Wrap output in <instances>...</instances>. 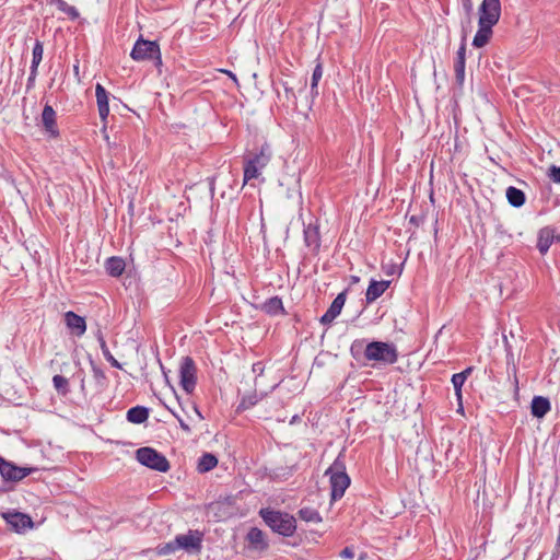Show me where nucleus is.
<instances>
[{
  "label": "nucleus",
  "instance_id": "nucleus-1",
  "mask_svg": "<svg viewBox=\"0 0 560 560\" xmlns=\"http://www.w3.org/2000/svg\"><path fill=\"white\" fill-rule=\"evenodd\" d=\"M258 515L275 534L282 537H292L296 532V520L288 512L272 508H261Z\"/></svg>",
  "mask_w": 560,
  "mask_h": 560
},
{
  "label": "nucleus",
  "instance_id": "nucleus-2",
  "mask_svg": "<svg viewBox=\"0 0 560 560\" xmlns=\"http://www.w3.org/2000/svg\"><path fill=\"white\" fill-rule=\"evenodd\" d=\"M365 361L372 366H387L398 361V351L394 343L371 341L366 343Z\"/></svg>",
  "mask_w": 560,
  "mask_h": 560
},
{
  "label": "nucleus",
  "instance_id": "nucleus-3",
  "mask_svg": "<svg viewBox=\"0 0 560 560\" xmlns=\"http://www.w3.org/2000/svg\"><path fill=\"white\" fill-rule=\"evenodd\" d=\"M329 475L331 500L336 501L343 497L347 488L350 486V477L346 472L345 460L339 455L331 466L326 470Z\"/></svg>",
  "mask_w": 560,
  "mask_h": 560
},
{
  "label": "nucleus",
  "instance_id": "nucleus-4",
  "mask_svg": "<svg viewBox=\"0 0 560 560\" xmlns=\"http://www.w3.org/2000/svg\"><path fill=\"white\" fill-rule=\"evenodd\" d=\"M130 57L135 61L152 60L156 68L162 66L160 46L155 40H147L140 36L133 45Z\"/></svg>",
  "mask_w": 560,
  "mask_h": 560
},
{
  "label": "nucleus",
  "instance_id": "nucleus-5",
  "mask_svg": "<svg viewBox=\"0 0 560 560\" xmlns=\"http://www.w3.org/2000/svg\"><path fill=\"white\" fill-rule=\"evenodd\" d=\"M137 460L153 470L166 472L170 470V463L167 458L153 447L144 446L136 451Z\"/></svg>",
  "mask_w": 560,
  "mask_h": 560
},
{
  "label": "nucleus",
  "instance_id": "nucleus-6",
  "mask_svg": "<svg viewBox=\"0 0 560 560\" xmlns=\"http://www.w3.org/2000/svg\"><path fill=\"white\" fill-rule=\"evenodd\" d=\"M179 384L187 394H191L196 388L197 366L192 358L188 355L182 358L179 364Z\"/></svg>",
  "mask_w": 560,
  "mask_h": 560
},
{
  "label": "nucleus",
  "instance_id": "nucleus-7",
  "mask_svg": "<svg viewBox=\"0 0 560 560\" xmlns=\"http://www.w3.org/2000/svg\"><path fill=\"white\" fill-rule=\"evenodd\" d=\"M478 24L494 26L501 16L500 0H482L479 10Z\"/></svg>",
  "mask_w": 560,
  "mask_h": 560
},
{
  "label": "nucleus",
  "instance_id": "nucleus-8",
  "mask_svg": "<svg viewBox=\"0 0 560 560\" xmlns=\"http://www.w3.org/2000/svg\"><path fill=\"white\" fill-rule=\"evenodd\" d=\"M478 24L494 26L501 16L500 0H482L479 10Z\"/></svg>",
  "mask_w": 560,
  "mask_h": 560
},
{
  "label": "nucleus",
  "instance_id": "nucleus-9",
  "mask_svg": "<svg viewBox=\"0 0 560 560\" xmlns=\"http://www.w3.org/2000/svg\"><path fill=\"white\" fill-rule=\"evenodd\" d=\"M37 470L34 467H20L0 456V475L4 481H20Z\"/></svg>",
  "mask_w": 560,
  "mask_h": 560
},
{
  "label": "nucleus",
  "instance_id": "nucleus-10",
  "mask_svg": "<svg viewBox=\"0 0 560 560\" xmlns=\"http://www.w3.org/2000/svg\"><path fill=\"white\" fill-rule=\"evenodd\" d=\"M175 538L178 549H184L188 552L201 551L203 539V534L201 532L189 529L187 534L177 535Z\"/></svg>",
  "mask_w": 560,
  "mask_h": 560
},
{
  "label": "nucleus",
  "instance_id": "nucleus-11",
  "mask_svg": "<svg viewBox=\"0 0 560 560\" xmlns=\"http://www.w3.org/2000/svg\"><path fill=\"white\" fill-rule=\"evenodd\" d=\"M2 517L16 533H22L34 525L30 515L16 511L3 512Z\"/></svg>",
  "mask_w": 560,
  "mask_h": 560
},
{
  "label": "nucleus",
  "instance_id": "nucleus-12",
  "mask_svg": "<svg viewBox=\"0 0 560 560\" xmlns=\"http://www.w3.org/2000/svg\"><path fill=\"white\" fill-rule=\"evenodd\" d=\"M348 290H343L340 292L335 300L331 302L328 310L320 317L319 322L323 325H329L334 322V319L341 313V310L346 303Z\"/></svg>",
  "mask_w": 560,
  "mask_h": 560
},
{
  "label": "nucleus",
  "instance_id": "nucleus-13",
  "mask_svg": "<svg viewBox=\"0 0 560 560\" xmlns=\"http://www.w3.org/2000/svg\"><path fill=\"white\" fill-rule=\"evenodd\" d=\"M303 234L305 246L308 247L313 253H317L320 247V234L317 220H315V222L304 224Z\"/></svg>",
  "mask_w": 560,
  "mask_h": 560
},
{
  "label": "nucleus",
  "instance_id": "nucleus-14",
  "mask_svg": "<svg viewBox=\"0 0 560 560\" xmlns=\"http://www.w3.org/2000/svg\"><path fill=\"white\" fill-rule=\"evenodd\" d=\"M271 148L269 144L265 143L260 147L258 151L249 152L245 158L250 161V163L255 164L259 168H264L268 165L271 160Z\"/></svg>",
  "mask_w": 560,
  "mask_h": 560
},
{
  "label": "nucleus",
  "instance_id": "nucleus-15",
  "mask_svg": "<svg viewBox=\"0 0 560 560\" xmlns=\"http://www.w3.org/2000/svg\"><path fill=\"white\" fill-rule=\"evenodd\" d=\"M556 230L552 226H544L538 232L537 248L541 255H546L555 242Z\"/></svg>",
  "mask_w": 560,
  "mask_h": 560
},
{
  "label": "nucleus",
  "instance_id": "nucleus-16",
  "mask_svg": "<svg viewBox=\"0 0 560 560\" xmlns=\"http://www.w3.org/2000/svg\"><path fill=\"white\" fill-rule=\"evenodd\" d=\"M95 96L100 118L103 122H106L109 115L108 92L101 83H97L95 86Z\"/></svg>",
  "mask_w": 560,
  "mask_h": 560
},
{
  "label": "nucleus",
  "instance_id": "nucleus-17",
  "mask_svg": "<svg viewBox=\"0 0 560 560\" xmlns=\"http://www.w3.org/2000/svg\"><path fill=\"white\" fill-rule=\"evenodd\" d=\"M261 312L269 316L285 315V310L280 296L275 295L267 299L264 303L257 306Z\"/></svg>",
  "mask_w": 560,
  "mask_h": 560
},
{
  "label": "nucleus",
  "instance_id": "nucleus-18",
  "mask_svg": "<svg viewBox=\"0 0 560 560\" xmlns=\"http://www.w3.org/2000/svg\"><path fill=\"white\" fill-rule=\"evenodd\" d=\"M42 122H43V126H44L46 132H48L51 137L56 138L59 136V130H58L57 124H56V112L48 104H46L44 106V109L42 113Z\"/></svg>",
  "mask_w": 560,
  "mask_h": 560
},
{
  "label": "nucleus",
  "instance_id": "nucleus-19",
  "mask_svg": "<svg viewBox=\"0 0 560 560\" xmlns=\"http://www.w3.org/2000/svg\"><path fill=\"white\" fill-rule=\"evenodd\" d=\"M65 322L67 327L78 337L82 336L86 330V323L84 317L75 314L72 311H68L65 314Z\"/></svg>",
  "mask_w": 560,
  "mask_h": 560
},
{
  "label": "nucleus",
  "instance_id": "nucleus-20",
  "mask_svg": "<svg viewBox=\"0 0 560 560\" xmlns=\"http://www.w3.org/2000/svg\"><path fill=\"white\" fill-rule=\"evenodd\" d=\"M246 540L249 546L256 550L265 551L269 547L265 533L258 527H252L248 530Z\"/></svg>",
  "mask_w": 560,
  "mask_h": 560
},
{
  "label": "nucleus",
  "instance_id": "nucleus-21",
  "mask_svg": "<svg viewBox=\"0 0 560 560\" xmlns=\"http://www.w3.org/2000/svg\"><path fill=\"white\" fill-rule=\"evenodd\" d=\"M389 284L390 281L387 280L377 281L372 279L365 293L366 303L371 304L376 301L388 289Z\"/></svg>",
  "mask_w": 560,
  "mask_h": 560
},
{
  "label": "nucleus",
  "instance_id": "nucleus-22",
  "mask_svg": "<svg viewBox=\"0 0 560 560\" xmlns=\"http://www.w3.org/2000/svg\"><path fill=\"white\" fill-rule=\"evenodd\" d=\"M466 45L463 42L457 50L454 62L456 83L462 85L465 81Z\"/></svg>",
  "mask_w": 560,
  "mask_h": 560
},
{
  "label": "nucleus",
  "instance_id": "nucleus-23",
  "mask_svg": "<svg viewBox=\"0 0 560 560\" xmlns=\"http://www.w3.org/2000/svg\"><path fill=\"white\" fill-rule=\"evenodd\" d=\"M472 371H474V368L468 366L464 371L453 374L452 380H451L454 390H455L456 399L458 400L460 408H463L462 407V399H463L462 387L465 384V382L467 381V378L471 375Z\"/></svg>",
  "mask_w": 560,
  "mask_h": 560
},
{
  "label": "nucleus",
  "instance_id": "nucleus-24",
  "mask_svg": "<svg viewBox=\"0 0 560 560\" xmlns=\"http://www.w3.org/2000/svg\"><path fill=\"white\" fill-rule=\"evenodd\" d=\"M550 401L546 397L535 396L530 402V413L535 418H544L550 411Z\"/></svg>",
  "mask_w": 560,
  "mask_h": 560
},
{
  "label": "nucleus",
  "instance_id": "nucleus-25",
  "mask_svg": "<svg viewBox=\"0 0 560 560\" xmlns=\"http://www.w3.org/2000/svg\"><path fill=\"white\" fill-rule=\"evenodd\" d=\"M126 262L121 257L118 256H112L106 259L105 261V269L106 272L110 277H120L122 272L125 271Z\"/></svg>",
  "mask_w": 560,
  "mask_h": 560
},
{
  "label": "nucleus",
  "instance_id": "nucleus-26",
  "mask_svg": "<svg viewBox=\"0 0 560 560\" xmlns=\"http://www.w3.org/2000/svg\"><path fill=\"white\" fill-rule=\"evenodd\" d=\"M492 26L478 24V31L474 36L472 46L476 48H481L486 46L492 37Z\"/></svg>",
  "mask_w": 560,
  "mask_h": 560
},
{
  "label": "nucleus",
  "instance_id": "nucleus-27",
  "mask_svg": "<svg viewBox=\"0 0 560 560\" xmlns=\"http://www.w3.org/2000/svg\"><path fill=\"white\" fill-rule=\"evenodd\" d=\"M91 368L93 373V380L95 384V393L100 394L104 392L108 386V378L103 371L102 368H100L97 364H95L93 361H91Z\"/></svg>",
  "mask_w": 560,
  "mask_h": 560
},
{
  "label": "nucleus",
  "instance_id": "nucleus-28",
  "mask_svg": "<svg viewBox=\"0 0 560 560\" xmlns=\"http://www.w3.org/2000/svg\"><path fill=\"white\" fill-rule=\"evenodd\" d=\"M127 420L135 424L143 423L149 418V409L143 406H136L127 411Z\"/></svg>",
  "mask_w": 560,
  "mask_h": 560
},
{
  "label": "nucleus",
  "instance_id": "nucleus-29",
  "mask_svg": "<svg viewBox=\"0 0 560 560\" xmlns=\"http://www.w3.org/2000/svg\"><path fill=\"white\" fill-rule=\"evenodd\" d=\"M509 203L514 208L522 207L526 201L525 192L514 186H510L505 192Z\"/></svg>",
  "mask_w": 560,
  "mask_h": 560
},
{
  "label": "nucleus",
  "instance_id": "nucleus-30",
  "mask_svg": "<svg viewBox=\"0 0 560 560\" xmlns=\"http://www.w3.org/2000/svg\"><path fill=\"white\" fill-rule=\"evenodd\" d=\"M218 465V458L211 453L202 454L197 464V470L201 474L212 470Z\"/></svg>",
  "mask_w": 560,
  "mask_h": 560
},
{
  "label": "nucleus",
  "instance_id": "nucleus-31",
  "mask_svg": "<svg viewBox=\"0 0 560 560\" xmlns=\"http://www.w3.org/2000/svg\"><path fill=\"white\" fill-rule=\"evenodd\" d=\"M96 338H97L100 348H101L105 359L110 363L112 366H114L116 369H121V364L110 353L101 329L97 330Z\"/></svg>",
  "mask_w": 560,
  "mask_h": 560
},
{
  "label": "nucleus",
  "instance_id": "nucleus-32",
  "mask_svg": "<svg viewBox=\"0 0 560 560\" xmlns=\"http://www.w3.org/2000/svg\"><path fill=\"white\" fill-rule=\"evenodd\" d=\"M298 514L301 520L307 523H320L323 521L319 512L313 508H302Z\"/></svg>",
  "mask_w": 560,
  "mask_h": 560
},
{
  "label": "nucleus",
  "instance_id": "nucleus-33",
  "mask_svg": "<svg viewBox=\"0 0 560 560\" xmlns=\"http://www.w3.org/2000/svg\"><path fill=\"white\" fill-rule=\"evenodd\" d=\"M261 168L250 163V161L244 158V185L247 184L250 179L257 178L260 175Z\"/></svg>",
  "mask_w": 560,
  "mask_h": 560
},
{
  "label": "nucleus",
  "instance_id": "nucleus-34",
  "mask_svg": "<svg viewBox=\"0 0 560 560\" xmlns=\"http://www.w3.org/2000/svg\"><path fill=\"white\" fill-rule=\"evenodd\" d=\"M366 343L364 339H357L350 346V353L357 361H365Z\"/></svg>",
  "mask_w": 560,
  "mask_h": 560
},
{
  "label": "nucleus",
  "instance_id": "nucleus-35",
  "mask_svg": "<svg viewBox=\"0 0 560 560\" xmlns=\"http://www.w3.org/2000/svg\"><path fill=\"white\" fill-rule=\"evenodd\" d=\"M52 384L58 394H60L62 396H66L69 394V392H70L69 382L65 376L58 375V374L55 375L52 377Z\"/></svg>",
  "mask_w": 560,
  "mask_h": 560
},
{
  "label": "nucleus",
  "instance_id": "nucleus-36",
  "mask_svg": "<svg viewBox=\"0 0 560 560\" xmlns=\"http://www.w3.org/2000/svg\"><path fill=\"white\" fill-rule=\"evenodd\" d=\"M43 54H44V44L39 39L35 40L33 50H32V67H37L43 60Z\"/></svg>",
  "mask_w": 560,
  "mask_h": 560
},
{
  "label": "nucleus",
  "instance_id": "nucleus-37",
  "mask_svg": "<svg viewBox=\"0 0 560 560\" xmlns=\"http://www.w3.org/2000/svg\"><path fill=\"white\" fill-rule=\"evenodd\" d=\"M322 77H323V66H322V63H317L313 70L312 81H311V94L313 96L318 95L317 85H318V82L322 79Z\"/></svg>",
  "mask_w": 560,
  "mask_h": 560
},
{
  "label": "nucleus",
  "instance_id": "nucleus-38",
  "mask_svg": "<svg viewBox=\"0 0 560 560\" xmlns=\"http://www.w3.org/2000/svg\"><path fill=\"white\" fill-rule=\"evenodd\" d=\"M57 9H58L59 11H61L62 13L67 14V15H68V18H69L70 20H72V21L78 20V19H79V16H80V13H79V11L77 10V8H75V7H73V5H69L65 0H62V1L58 4Z\"/></svg>",
  "mask_w": 560,
  "mask_h": 560
},
{
  "label": "nucleus",
  "instance_id": "nucleus-39",
  "mask_svg": "<svg viewBox=\"0 0 560 560\" xmlns=\"http://www.w3.org/2000/svg\"><path fill=\"white\" fill-rule=\"evenodd\" d=\"M258 402V398L256 394L244 396L240 401L236 411L241 412L254 407Z\"/></svg>",
  "mask_w": 560,
  "mask_h": 560
},
{
  "label": "nucleus",
  "instance_id": "nucleus-40",
  "mask_svg": "<svg viewBox=\"0 0 560 560\" xmlns=\"http://www.w3.org/2000/svg\"><path fill=\"white\" fill-rule=\"evenodd\" d=\"M176 550H178L176 538L173 541L161 544L156 547V552L160 556L171 555L174 553Z\"/></svg>",
  "mask_w": 560,
  "mask_h": 560
},
{
  "label": "nucleus",
  "instance_id": "nucleus-41",
  "mask_svg": "<svg viewBox=\"0 0 560 560\" xmlns=\"http://www.w3.org/2000/svg\"><path fill=\"white\" fill-rule=\"evenodd\" d=\"M279 84L284 90V97L287 102H291L293 105H296V94L294 92V88L289 84L288 81L281 80Z\"/></svg>",
  "mask_w": 560,
  "mask_h": 560
},
{
  "label": "nucleus",
  "instance_id": "nucleus-42",
  "mask_svg": "<svg viewBox=\"0 0 560 560\" xmlns=\"http://www.w3.org/2000/svg\"><path fill=\"white\" fill-rule=\"evenodd\" d=\"M547 176L556 184H560V166L555 164L550 165L547 170Z\"/></svg>",
  "mask_w": 560,
  "mask_h": 560
},
{
  "label": "nucleus",
  "instance_id": "nucleus-43",
  "mask_svg": "<svg viewBox=\"0 0 560 560\" xmlns=\"http://www.w3.org/2000/svg\"><path fill=\"white\" fill-rule=\"evenodd\" d=\"M37 67H32L30 68V77L27 79V83H26V89L27 90H31L33 86H34V83H35V79L37 77Z\"/></svg>",
  "mask_w": 560,
  "mask_h": 560
},
{
  "label": "nucleus",
  "instance_id": "nucleus-44",
  "mask_svg": "<svg viewBox=\"0 0 560 560\" xmlns=\"http://www.w3.org/2000/svg\"><path fill=\"white\" fill-rule=\"evenodd\" d=\"M462 7L467 16H469L472 13L474 10V3L472 0H460Z\"/></svg>",
  "mask_w": 560,
  "mask_h": 560
},
{
  "label": "nucleus",
  "instance_id": "nucleus-45",
  "mask_svg": "<svg viewBox=\"0 0 560 560\" xmlns=\"http://www.w3.org/2000/svg\"><path fill=\"white\" fill-rule=\"evenodd\" d=\"M340 557L341 558H345V559H353L354 558V550H353V547H345L341 551H340Z\"/></svg>",
  "mask_w": 560,
  "mask_h": 560
},
{
  "label": "nucleus",
  "instance_id": "nucleus-46",
  "mask_svg": "<svg viewBox=\"0 0 560 560\" xmlns=\"http://www.w3.org/2000/svg\"><path fill=\"white\" fill-rule=\"evenodd\" d=\"M424 222V215H411L409 218V223L415 226H420Z\"/></svg>",
  "mask_w": 560,
  "mask_h": 560
},
{
  "label": "nucleus",
  "instance_id": "nucleus-47",
  "mask_svg": "<svg viewBox=\"0 0 560 560\" xmlns=\"http://www.w3.org/2000/svg\"><path fill=\"white\" fill-rule=\"evenodd\" d=\"M252 371L253 373L257 374V375H262L264 374V371H265V365L262 362H256L253 364L252 366Z\"/></svg>",
  "mask_w": 560,
  "mask_h": 560
},
{
  "label": "nucleus",
  "instance_id": "nucleus-48",
  "mask_svg": "<svg viewBox=\"0 0 560 560\" xmlns=\"http://www.w3.org/2000/svg\"><path fill=\"white\" fill-rule=\"evenodd\" d=\"M174 416L178 419L180 428L185 432H190V427L183 419H180L177 415L174 413Z\"/></svg>",
  "mask_w": 560,
  "mask_h": 560
},
{
  "label": "nucleus",
  "instance_id": "nucleus-49",
  "mask_svg": "<svg viewBox=\"0 0 560 560\" xmlns=\"http://www.w3.org/2000/svg\"><path fill=\"white\" fill-rule=\"evenodd\" d=\"M78 377L80 378V388L81 392L85 394V380L83 373H79Z\"/></svg>",
  "mask_w": 560,
  "mask_h": 560
},
{
  "label": "nucleus",
  "instance_id": "nucleus-50",
  "mask_svg": "<svg viewBox=\"0 0 560 560\" xmlns=\"http://www.w3.org/2000/svg\"><path fill=\"white\" fill-rule=\"evenodd\" d=\"M307 81L306 79L300 81V92L304 91L306 88Z\"/></svg>",
  "mask_w": 560,
  "mask_h": 560
},
{
  "label": "nucleus",
  "instance_id": "nucleus-51",
  "mask_svg": "<svg viewBox=\"0 0 560 560\" xmlns=\"http://www.w3.org/2000/svg\"><path fill=\"white\" fill-rule=\"evenodd\" d=\"M61 1H62V0H47L48 4L56 5V7H58V4H59Z\"/></svg>",
  "mask_w": 560,
  "mask_h": 560
},
{
  "label": "nucleus",
  "instance_id": "nucleus-52",
  "mask_svg": "<svg viewBox=\"0 0 560 560\" xmlns=\"http://www.w3.org/2000/svg\"><path fill=\"white\" fill-rule=\"evenodd\" d=\"M195 411H196V413H197V416H198V418H199L200 420H203V419H205V417H203V416H202V413L199 411V409H198V407H197V406H195Z\"/></svg>",
  "mask_w": 560,
  "mask_h": 560
},
{
  "label": "nucleus",
  "instance_id": "nucleus-53",
  "mask_svg": "<svg viewBox=\"0 0 560 560\" xmlns=\"http://www.w3.org/2000/svg\"><path fill=\"white\" fill-rule=\"evenodd\" d=\"M360 278L358 276H351V282L357 283L359 282Z\"/></svg>",
  "mask_w": 560,
  "mask_h": 560
},
{
  "label": "nucleus",
  "instance_id": "nucleus-54",
  "mask_svg": "<svg viewBox=\"0 0 560 560\" xmlns=\"http://www.w3.org/2000/svg\"><path fill=\"white\" fill-rule=\"evenodd\" d=\"M225 72L230 75V78H232L234 81H236V77L234 73H232L231 71H225Z\"/></svg>",
  "mask_w": 560,
  "mask_h": 560
},
{
  "label": "nucleus",
  "instance_id": "nucleus-55",
  "mask_svg": "<svg viewBox=\"0 0 560 560\" xmlns=\"http://www.w3.org/2000/svg\"><path fill=\"white\" fill-rule=\"evenodd\" d=\"M555 242H560V234H556Z\"/></svg>",
  "mask_w": 560,
  "mask_h": 560
},
{
  "label": "nucleus",
  "instance_id": "nucleus-56",
  "mask_svg": "<svg viewBox=\"0 0 560 560\" xmlns=\"http://www.w3.org/2000/svg\"><path fill=\"white\" fill-rule=\"evenodd\" d=\"M364 558H365V555H364V553H362V555L359 557V560H364Z\"/></svg>",
  "mask_w": 560,
  "mask_h": 560
}]
</instances>
